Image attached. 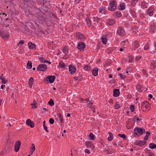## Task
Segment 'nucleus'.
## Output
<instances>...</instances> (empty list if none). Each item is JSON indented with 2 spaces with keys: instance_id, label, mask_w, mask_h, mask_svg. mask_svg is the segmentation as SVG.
Instances as JSON below:
<instances>
[{
  "instance_id": "obj_1",
  "label": "nucleus",
  "mask_w": 156,
  "mask_h": 156,
  "mask_svg": "<svg viewBox=\"0 0 156 156\" xmlns=\"http://www.w3.org/2000/svg\"><path fill=\"white\" fill-rule=\"evenodd\" d=\"M133 132L135 136H136V135H137L138 134L141 135L145 133V131L144 129L139 127H136L134 129Z\"/></svg>"
},
{
  "instance_id": "obj_2",
  "label": "nucleus",
  "mask_w": 156,
  "mask_h": 156,
  "mask_svg": "<svg viewBox=\"0 0 156 156\" xmlns=\"http://www.w3.org/2000/svg\"><path fill=\"white\" fill-rule=\"evenodd\" d=\"M117 8V3L115 1H112L111 2L108 7V9L110 11H114Z\"/></svg>"
},
{
  "instance_id": "obj_3",
  "label": "nucleus",
  "mask_w": 156,
  "mask_h": 156,
  "mask_svg": "<svg viewBox=\"0 0 156 156\" xmlns=\"http://www.w3.org/2000/svg\"><path fill=\"white\" fill-rule=\"evenodd\" d=\"M150 104L146 101H144L142 104V106L141 109L143 111H145L147 109L148 110L150 108Z\"/></svg>"
},
{
  "instance_id": "obj_4",
  "label": "nucleus",
  "mask_w": 156,
  "mask_h": 156,
  "mask_svg": "<svg viewBox=\"0 0 156 156\" xmlns=\"http://www.w3.org/2000/svg\"><path fill=\"white\" fill-rule=\"evenodd\" d=\"M47 66L45 65L42 64L39 65L37 68V69L39 71L44 72L47 69Z\"/></svg>"
},
{
  "instance_id": "obj_5",
  "label": "nucleus",
  "mask_w": 156,
  "mask_h": 156,
  "mask_svg": "<svg viewBox=\"0 0 156 156\" xmlns=\"http://www.w3.org/2000/svg\"><path fill=\"white\" fill-rule=\"evenodd\" d=\"M117 33L119 36H122L124 35V31L123 29L121 27H119L117 30Z\"/></svg>"
},
{
  "instance_id": "obj_6",
  "label": "nucleus",
  "mask_w": 156,
  "mask_h": 156,
  "mask_svg": "<svg viewBox=\"0 0 156 156\" xmlns=\"http://www.w3.org/2000/svg\"><path fill=\"white\" fill-rule=\"evenodd\" d=\"M21 144V142L19 141L16 142L15 145V151L17 152L20 149Z\"/></svg>"
},
{
  "instance_id": "obj_7",
  "label": "nucleus",
  "mask_w": 156,
  "mask_h": 156,
  "mask_svg": "<svg viewBox=\"0 0 156 156\" xmlns=\"http://www.w3.org/2000/svg\"><path fill=\"white\" fill-rule=\"evenodd\" d=\"M0 34L1 37L4 39H7L9 36V35L8 33L3 31H0Z\"/></svg>"
},
{
  "instance_id": "obj_8",
  "label": "nucleus",
  "mask_w": 156,
  "mask_h": 156,
  "mask_svg": "<svg viewBox=\"0 0 156 156\" xmlns=\"http://www.w3.org/2000/svg\"><path fill=\"white\" fill-rule=\"evenodd\" d=\"M46 79L47 81H48L50 83H52L55 81V77L54 76H48Z\"/></svg>"
},
{
  "instance_id": "obj_9",
  "label": "nucleus",
  "mask_w": 156,
  "mask_h": 156,
  "mask_svg": "<svg viewBox=\"0 0 156 156\" xmlns=\"http://www.w3.org/2000/svg\"><path fill=\"white\" fill-rule=\"evenodd\" d=\"M75 37L76 39L78 40L79 39L81 40L83 39L84 37V35L79 32L76 33L75 34Z\"/></svg>"
},
{
  "instance_id": "obj_10",
  "label": "nucleus",
  "mask_w": 156,
  "mask_h": 156,
  "mask_svg": "<svg viewBox=\"0 0 156 156\" xmlns=\"http://www.w3.org/2000/svg\"><path fill=\"white\" fill-rule=\"evenodd\" d=\"M77 47L78 49L83 51L85 46L84 43L80 42L78 44Z\"/></svg>"
},
{
  "instance_id": "obj_11",
  "label": "nucleus",
  "mask_w": 156,
  "mask_h": 156,
  "mask_svg": "<svg viewBox=\"0 0 156 156\" xmlns=\"http://www.w3.org/2000/svg\"><path fill=\"white\" fill-rule=\"evenodd\" d=\"M26 123L28 126H30L31 128H33L34 127V124L33 121H32L30 119H28L26 121Z\"/></svg>"
},
{
  "instance_id": "obj_12",
  "label": "nucleus",
  "mask_w": 156,
  "mask_h": 156,
  "mask_svg": "<svg viewBox=\"0 0 156 156\" xmlns=\"http://www.w3.org/2000/svg\"><path fill=\"white\" fill-rule=\"evenodd\" d=\"M69 68V71L71 74H73L75 72L76 68L73 66L70 65Z\"/></svg>"
},
{
  "instance_id": "obj_13",
  "label": "nucleus",
  "mask_w": 156,
  "mask_h": 156,
  "mask_svg": "<svg viewBox=\"0 0 156 156\" xmlns=\"http://www.w3.org/2000/svg\"><path fill=\"white\" fill-rule=\"evenodd\" d=\"M135 144L137 145L142 146L145 144V141L143 140L136 141Z\"/></svg>"
},
{
  "instance_id": "obj_14",
  "label": "nucleus",
  "mask_w": 156,
  "mask_h": 156,
  "mask_svg": "<svg viewBox=\"0 0 156 156\" xmlns=\"http://www.w3.org/2000/svg\"><path fill=\"white\" fill-rule=\"evenodd\" d=\"M154 9L153 7H150L147 11V14L150 16H152L153 15L154 13Z\"/></svg>"
},
{
  "instance_id": "obj_15",
  "label": "nucleus",
  "mask_w": 156,
  "mask_h": 156,
  "mask_svg": "<svg viewBox=\"0 0 156 156\" xmlns=\"http://www.w3.org/2000/svg\"><path fill=\"white\" fill-rule=\"evenodd\" d=\"M120 94L119 90V89H115L113 90V96L116 97H118Z\"/></svg>"
},
{
  "instance_id": "obj_16",
  "label": "nucleus",
  "mask_w": 156,
  "mask_h": 156,
  "mask_svg": "<svg viewBox=\"0 0 156 156\" xmlns=\"http://www.w3.org/2000/svg\"><path fill=\"white\" fill-rule=\"evenodd\" d=\"M134 47L132 48L133 50H135L140 46L139 42L137 41H135L133 43Z\"/></svg>"
},
{
  "instance_id": "obj_17",
  "label": "nucleus",
  "mask_w": 156,
  "mask_h": 156,
  "mask_svg": "<svg viewBox=\"0 0 156 156\" xmlns=\"http://www.w3.org/2000/svg\"><path fill=\"white\" fill-rule=\"evenodd\" d=\"M105 151L107 152V154H111L114 153V150L112 148L106 149V148H105Z\"/></svg>"
},
{
  "instance_id": "obj_18",
  "label": "nucleus",
  "mask_w": 156,
  "mask_h": 156,
  "mask_svg": "<svg viewBox=\"0 0 156 156\" xmlns=\"http://www.w3.org/2000/svg\"><path fill=\"white\" fill-rule=\"evenodd\" d=\"M115 22V20L113 19H108L107 21V23L110 26L113 25Z\"/></svg>"
},
{
  "instance_id": "obj_19",
  "label": "nucleus",
  "mask_w": 156,
  "mask_h": 156,
  "mask_svg": "<svg viewBox=\"0 0 156 156\" xmlns=\"http://www.w3.org/2000/svg\"><path fill=\"white\" fill-rule=\"evenodd\" d=\"M150 29L151 31L153 32H155L156 30V24H152L150 27Z\"/></svg>"
},
{
  "instance_id": "obj_20",
  "label": "nucleus",
  "mask_w": 156,
  "mask_h": 156,
  "mask_svg": "<svg viewBox=\"0 0 156 156\" xmlns=\"http://www.w3.org/2000/svg\"><path fill=\"white\" fill-rule=\"evenodd\" d=\"M98 69L97 68H94L93 69L92 73L94 76H96L98 75Z\"/></svg>"
},
{
  "instance_id": "obj_21",
  "label": "nucleus",
  "mask_w": 156,
  "mask_h": 156,
  "mask_svg": "<svg viewBox=\"0 0 156 156\" xmlns=\"http://www.w3.org/2000/svg\"><path fill=\"white\" fill-rule=\"evenodd\" d=\"M86 144L87 146V147H93V145L92 144L91 142L88 141L86 142Z\"/></svg>"
},
{
  "instance_id": "obj_22",
  "label": "nucleus",
  "mask_w": 156,
  "mask_h": 156,
  "mask_svg": "<svg viewBox=\"0 0 156 156\" xmlns=\"http://www.w3.org/2000/svg\"><path fill=\"white\" fill-rule=\"evenodd\" d=\"M28 45L30 49H34L35 48V45L34 44H33L31 42L28 43Z\"/></svg>"
},
{
  "instance_id": "obj_23",
  "label": "nucleus",
  "mask_w": 156,
  "mask_h": 156,
  "mask_svg": "<svg viewBox=\"0 0 156 156\" xmlns=\"http://www.w3.org/2000/svg\"><path fill=\"white\" fill-rule=\"evenodd\" d=\"M106 12V11L105 8H100L99 9V13L100 15L102 14L103 13H105Z\"/></svg>"
},
{
  "instance_id": "obj_24",
  "label": "nucleus",
  "mask_w": 156,
  "mask_h": 156,
  "mask_svg": "<svg viewBox=\"0 0 156 156\" xmlns=\"http://www.w3.org/2000/svg\"><path fill=\"white\" fill-rule=\"evenodd\" d=\"M85 21L87 25L88 26H90L91 25V23L90 19L89 18L87 17L86 18Z\"/></svg>"
},
{
  "instance_id": "obj_25",
  "label": "nucleus",
  "mask_w": 156,
  "mask_h": 156,
  "mask_svg": "<svg viewBox=\"0 0 156 156\" xmlns=\"http://www.w3.org/2000/svg\"><path fill=\"white\" fill-rule=\"evenodd\" d=\"M108 134L109 135V136L108 137V140L109 141H111L112 140L113 138V134L111 132H109Z\"/></svg>"
},
{
  "instance_id": "obj_26",
  "label": "nucleus",
  "mask_w": 156,
  "mask_h": 156,
  "mask_svg": "<svg viewBox=\"0 0 156 156\" xmlns=\"http://www.w3.org/2000/svg\"><path fill=\"white\" fill-rule=\"evenodd\" d=\"M34 82V80L33 78L32 77L30 78L29 79L28 83L29 85L30 86V87H32Z\"/></svg>"
},
{
  "instance_id": "obj_27",
  "label": "nucleus",
  "mask_w": 156,
  "mask_h": 156,
  "mask_svg": "<svg viewBox=\"0 0 156 156\" xmlns=\"http://www.w3.org/2000/svg\"><path fill=\"white\" fill-rule=\"evenodd\" d=\"M114 15L117 17H120L122 15L120 12H114Z\"/></svg>"
},
{
  "instance_id": "obj_28",
  "label": "nucleus",
  "mask_w": 156,
  "mask_h": 156,
  "mask_svg": "<svg viewBox=\"0 0 156 156\" xmlns=\"http://www.w3.org/2000/svg\"><path fill=\"white\" fill-rule=\"evenodd\" d=\"M149 147L152 149L155 148H156V145L154 143H150L149 144Z\"/></svg>"
},
{
  "instance_id": "obj_29",
  "label": "nucleus",
  "mask_w": 156,
  "mask_h": 156,
  "mask_svg": "<svg viewBox=\"0 0 156 156\" xmlns=\"http://www.w3.org/2000/svg\"><path fill=\"white\" fill-rule=\"evenodd\" d=\"M59 65L61 68H65L66 66V65L62 61L59 62Z\"/></svg>"
},
{
  "instance_id": "obj_30",
  "label": "nucleus",
  "mask_w": 156,
  "mask_h": 156,
  "mask_svg": "<svg viewBox=\"0 0 156 156\" xmlns=\"http://www.w3.org/2000/svg\"><path fill=\"white\" fill-rule=\"evenodd\" d=\"M37 104V103L36 101L35 100H34L33 101V103L31 104V105H32V108H33V109L36 108L37 107L35 106V105Z\"/></svg>"
},
{
  "instance_id": "obj_31",
  "label": "nucleus",
  "mask_w": 156,
  "mask_h": 156,
  "mask_svg": "<svg viewBox=\"0 0 156 156\" xmlns=\"http://www.w3.org/2000/svg\"><path fill=\"white\" fill-rule=\"evenodd\" d=\"M31 147L32 150L30 151V152H31V154H32L35 149L34 144H32Z\"/></svg>"
},
{
  "instance_id": "obj_32",
  "label": "nucleus",
  "mask_w": 156,
  "mask_h": 156,
  "mask_svg": "<svg viewBox=\"0 0 156 156\" xmlns=\"http://www.w3.org/2000/svg\"><path fill=\"white\" fill-rule=\"evenodd\" d=\"M45 122L44 121L43 122V126L44 129L47 132H48V130L47 127L45 126Z\"/></svg>"
},
{
  "instance_id": "obj_33",
  "label": "nucleus",
  "mask_w": 156,
  "mask_h": 156,
  "mask_svg": "<svg viewBox=\"0 0 156 156\" xmlns=\"http://www.w3.org/2000/svg\"><path fill=\"white\" fill-rule=\"evenodd\" d=\"M138 0H133L131 2V5L133 7H134L136 5V3L138 2Z\"/></svg>"
},
{
  "instance_id": "obj_34",
  "label": "nucleus",
  "mask_w": 156,
  "mask_h": 156,
  "mask_svg": "<svg viewBox=\"0 0 156 156\" xmlns=\"http://www.w3.org/2000/svg\"><path fill=\"white\" fill-rule=\"evenodd\" d=\"M27 67H29V69H31L32 67V62L31 61H29L27 64Z\"/></svg>"
},
{
  "instance_id": "obj_35",
  "label": "nucleus",
  "mask_w": 156,
  "mask_h": 156,
  "mask_svg": "<svg viewBox=\"0 0 156 156\" xmlns=\"http://www.w3.org/2000/svg\"><path fill=\"white\" fill-rule=\"evenodd\" d=\"M83 69L87 71L89 70L90 69V67L87 65L84 66Z\"/></svg>"
},
{
  "instance_id": "obj_36",
  "label": "nucleus",
  "mask_w": 156,
  "mask_h": 156,
  "mask_svg": "<svg viewBox=\"0 0 156 156\" xmlns=\"http://www.w3.org/2000/svg\"><path fill=\"white\" fill-rule=\"evenodd\" d=\"M40 61L43 63H45L47 61L44 59L42 57H40L39 58Z\"/></svg>"
},
{
  "instance_id": "obj_37",
  "label": "nucleus",
  "mask_w": 156,
  "mask_h": 156,
  "mask_svg": "<svg viewBox=\"0 0 156 156\" xmlns=\"http://www.w3.org/2000/svg\"><path fill=\"white\" fill-rule=\"evenodd\" d=\"M48 104L51 106H53L54 105V101L52 99H51L50 100L48 101Z\"/></svg>"
},
{
  "instance_id": "obj_38",
  "label": "nucleus",
  "mask_w": 156,
  "mask_h": 156,
  "mask_svg": "<svg viewBox=\"0 0 156 156\" xmlns=\"http://www.w3.org/2000/svg\"><path fill=\"white\" fill-rule=\"evenodd\" d=\"M89 136L90 138V139L91 140H94L95 139V137L94 134L92 133H90Z\"/></svg>"
},
{
  "instance_id": "obj_39",
  "label": "nucleus",
  "mask_w": 156,
  "mask_h": 156,
  "mask_svg": "<svg viewBox=\"0 0 156 156\" xmlns=\"http://www.w3.org/2000/svg\"><path fill=\"white\" fill-rule=\"evenodd\" d=\"M101 41L104 44H106L107 42V39L106 38L102 37L101 38Z\"/></svg>"
},
{
  "instance_id": "obj_40",
  "label": "nucleus",
  "mask_w": 156,
  "mask_h": 156,
  "mask_svg": "<svg viewBox=\"0 0 156 156\" xmlns=\"http://www.w3.org/2000/svg\"><path fill=\"white\" fill-rule=\"evenodd\" d=\"M128 58H129V62H132L133 59V56H129L128 57Z\"/></svg>"
},
{
  "instance_id": "obj_41",
  "label": "nucleus",
  "mask_w": 156,
  "mask_h": 156,
  "mask_svg": "<svg viewBox=\"0 0 156 156\" xmlns=\"http://www.w3.org/2000/svg\"><path fill=\"white\" fill-rule=\"evenodd\" d=\"M119 8V10H123L125 9L124 5L123 4H121Z\"/></svg>"
},
{
  "instance_id": "obj_42",
  "label": "nucleus",
  "mask_w": 156,
  "mask_h": 156,
  "mask_svg": "<svg viewBox=\"0 0 156 156\" xmlns=\"http://www.w3.org/2000/svg\"><path fill=\"white\" fill-rule=\"evenodd\" d=\"M150 46H149L148 44H145L144 47V49L145 50H147L149 48Z\"/></svg>"
},
{
  "instance_id": "obj_43",
  "label": "nucleus",
  "mask_w": 156,
  "mask_h": 156,
  "mask_svg": "<svg viewBox=\"0 0 156 156\" xmlns=\"http://www.w3.org/2000/svg\"><path fill=\"white\" fill-rule=\"evenodd\" d=\"M118 136L124 139L126 138V135L124 134H119Z\"/></svg>"
},
{
  "instance_id": "obj_44",
  "label": "nucleus",
  "mask_w": 156,
  "mask_h": 156,
  "mask_svg": "<svg viewBox=\"0 0 156 156\" xmlns=\"http://www.w3.org/2000/svg\"><path fill=\"white\" fill-rule=\"evenodd\" d=\"M0 78L2 80V82L3 83L5 84L6 82V80L4 78H2L1 76Z\"/></svg>"
},
{
  "instance_id": "obj_45",
  "label": "nucleus",
  "mask_w": 156,
  "mask_h": 156,
  "mask_svg": "<svg viewBox=\"0 0 156 156\" xmlns=\"http://www.w3.org/2000/svg\"><path fill=\"white\" fill-rule=\"evenodd\" d=\"M141 58V56L139 55L136 56L135 58V59L137 61H138Z\"/></svg>"
},
{
  "instance_id": "obj_46",
  "label": "nucleus",
  "mask_w": 156,
  "mask_h": 156,
  "mask_svg": "<svg viewBox=\"0 0 156 156\" xmlns=\"http://www.w3.org/2000/svg\"><path fill=\"white\" fill-rule=\"evenodd\" d=\"M49 122L51 124H53L54 122V120L52 118H50L49 120Z\"/></svg>"
},
{
  "instance_id": "obj_47",
  "label": "nucleus",
  "mask_w": 156,
  "mask_h": 156,
  "mask_svg": "<svg viewBox=\"0 0 156 156\" xmlns=\"http://www.w3.org/2000/svg\"><path fill=\"white\" fill-rule=\"evenodd\" d=\"M119 76L120 77V78L122 79H124V78L125 77V76L124 75H123L122 74H119Z\"/></svg>"
},
{
  "instance_id": "obj_48",
  "label": "nucleus",
  "mask_w": 156,
  "mask_h": 156,
  "mask_svg": "<svg viewBox=\"0 0 156 156\" xmlns=\"http://www.w3.org/2000/svg\"><path fill=\"white\" fill-rule=\"evenodd\" d=\"M136 88L139 91V92H141V91L140 90L141 89L142 87L140 85L137 86L136 87Z\"/></svg>"
},
{
  "instance_id": "obj_49",
  "label": "nucleus",
  "mask_w": 156,
  "mask_h": 156,
  "mask_svg": "<svg viewBox=\"0 0 156 156\" xmlns=\"http://www.w3.org/2000/svg\"><path fill=\"white\" fill-rule=\"evenodd\" d=\"M24 42L23 41H22V40H21L19 42V43L18 44V45H20V46H21L22 45H23L24 44Z\"/></svg>"
},
{
  "instance_id": "obj_50",
  "label": "nucleus",
  "mask_w": 156,
  "mask_h": 156,
  "mask_svg": "<svg viewBox=\"0 0 156 156\" xmlns=\"http://www.w3.org/2000/svg\"><path fill=\"white\" fill-rule=\"evenodd\" d=\"M151 65L153 66L154 68L156 67V62L154 61L153 62H152Z\"/></svg>"
},
{
  "instance_id": "obj_51",
  "label": "nucleus",
  "mask_w": 156,
  "mask_h": 156,
  "mask_svg": "<svg viewBox=\"0 0 156 156\" xmlns=\"http://www.w3.org/2000/svg\"><path fill=\"white\" fill-rule=\"evenodd\" d=\"M134 107L133 105H131L130 106V108L132 112H133L134 110Z\"/></svg>"
},
{
  "instance_id": "obj_52",
  "label": "nucleus",
  "mask_w": 156,
  "mask_h": 156,
  "mask_svg": "<svg viewBox=\"0 0 156 156\" xmlns=\"http://www.w3.org/2000/svg\"><path fill=\"white\" fill-rule=\"evenodd\" d=\"M67 49V47H64L63 49V51L64 53H66V52Z\"/></svg>"
},
{
  "instance_id": "obj_53",
  "label": "nucleus",
  "mask_w": 156,
  "mask_h": 156,
  "mask_svg": "<svg viewBox=\"0 0 156 156\" xmlns=\"http://www.w3.org/2000/svg\"><path fill=\"white\" fill-rule=\"evenodd\" d=\"M85 152L87 153V154H89L90 153V150L88 149H85Z\"/></svg>"
},
{
  "instance_id": "obj_54",
  "label": "nucleus",
  "mask_w": 156,
  "mask_h": 156,
  "mask_svg": "<svg viewBox=\"0 0 156 156\" xmlns=\"http://www.w3.org/2000/svg\"><path fill=\"white\" fill-rule=\"evenodd\" d=\"M92 105V103L90 101H89V103L87 105L88 106L91 107Z\"/></svg>"
},
{
  "instance_id": "obj_55",
  "label": "nucleus",
  "mask_w": 156,
  "mask_h": 156,
  "mask_svg": "<svg viewBox=\"0 0 156 156\" xmlns=\"http://www.w3.org/2000/svg\"><path fill=\"white\" fill-rule=\"evenodd\" d=\"M115 108L116 109H118L120 107V105L119 104H117L115 106Z\"/></svg>"
},
{
  "instance_id": "obj_56",
  "label": "nucleus",
  "mask_w": 156,
  "mask_h": 156,
  "mask_svg": "<svg viewBox=\"0 0 156 156\" xmlns=\"http://www.w3.org/2000/svg\"><path fill=\"white\" fill-rule=\"evenodd\" d=\"M148 136H146L144 138V141H146L148 139Z\"/></svg>"
},
{
  "instance_id": "obj_57",
  "label": "nucleus",
  "mask_w": 156,
  "mask_h": 156,
  "mask_svg": "<svg viewBox=\"0 0 156 156\" xmlns=\"http://www.w3.org/2000/svg\"><path fill=\"white\" fill-rule=\"evenodd\" d=\"M142 72L143 74L145 75L146 74V71L144 69H143L142 70Z\"/></svg>"
},
{
  "instance_id": "obj_58",
  "label": "nucleus",
  "mask_w": 156,
  "mask_h": 156,
  "mask_svg": "<svg viewBox=\"0 0 156 156\" xmlns=\"http://www.w3.org/2000/svg\"><path fill=\"white\" fill-rule=\"evenodd\" d=\"M150 132L149 131H147L146 132V136H148L150 135Z\"/></svg>"
},
{
  "instance_id": "obj_59",
  "label": "nucleus",
  "mask_w": 156,
  "mask_h": 156,
  "mask_svg": "<svg viewBox=\"0 0 156 156\" xmlns=\"http://www.w3.org/2000/svg\"><path fill=\"white\" fill-rule=\"evenodd\" d=\"M154 154L153 153H149L147 156H154Z\"/></svg>"
},
{
  "instance_id": "obj_60",
  "label": "nucleus",
  "mask_w": 156,
  "mask_h": 156,
  "mask_svg": "<svg viewBox=\"0 0 156 156\" xmlns=\"http://www.w3.org/2000/svg\"><path fill=\"white\" fill-rule=\"evenodd\" d=\"M58 115L59 117V118L62 117L61 114L60 113H59L58 114Z\"/></svg>"
},
{
  "instance_id": "obj_61",
  "label": "nucleus",
  "mask_w": 156,
  "mask_h": 156,
  "mask_svg": "<svg viewBox=\"0 0 156 156\" xmlns=\"http://www.w3.org/2000/svg\"><path fill=\"white\" fill-rule=\"evenodd\" d=\"M59 119L60 120V121L61 123H62L63 121V119L62 118H62H59Z\"/></svg>"
},
{
  "instance_id": "obj_62",
  "label": "nucleus",
  "mask_w": 156,
  "mask_h": 156,
  "mask_svg": "<svg viewBox=\"0 0 156 156\" xmlns=\"http://www.w3.org/2000/svg\"><path fill=\"white\" fill-rule=\"evenodd\" d=\"M148 97L149 98L151 99L152 98V95L151 94H149L148 95Z\"/></svg>"
},
{
  "instance_id": "obj_63",
  "label": "nucleus",
  "mask_w": 156,
  "mask_h": 156,
  "mask_svg": "<svg viewBox=\"0 0 156 156\" xmlns=\"http://www.w3.org/2000/svg\"><path fill=\"white\" fill-rule=\"evenodd\" d=\"M126 41H122L121 42V44L122 45H124Z\"/></svg>"
},
{
  "instance_id": "obj_64",
  "label": "nucleus",
  "mask_w": 156,
  "mask_h": 156,
  "mask_svg": "<svg viewBox=\"0 0 156 156\" xmlns=\"http://www.w3.org/2000/svg\"><path fill=\"white\" fill-rule=\"evenodd\" d=\"M5 85H2L1 86V88L2 89H3L5 87Z\"/></svg>"
}]
</instances>
